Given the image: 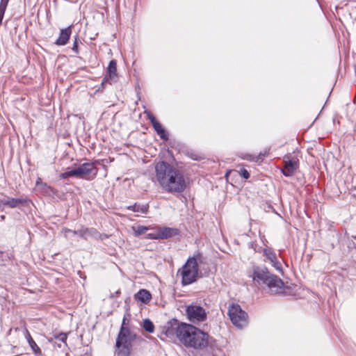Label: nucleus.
<instances>
[{
    "mask_svg": "<svg viewBox=\"0 0 356 356\" xmlns=\"http://www.w3.org/2000/svg\"><path fill=\"white\" fill-rule=\"evenodd\" d=\"M228 315L232 323L238 327L242 328L248 323V314L238 304H232L229 307Z\"/></svg>",
    "mask_w": 356,
    "mask_h": 356,
    "instance_id": "7",
    "label": "nucleus"
},
{
    "mask_svg": "<svg viewBox=\"0 0 356 356\" xmlns=\"http://www.w3.org/2000/svg\"><path fill=\"white\" fill-rule=\"evenodd\" d=\"M78 38L79 36L76 35L74 38V43H73V46H72V51L75 53V54H79V49H78Z\"/></svg>",
    "mask_w": 356,
    "mask_h": 356,
    "instance_id": "28",
    "label": "nucleus"
},
{
    "mask_svg": "<svg viewBox=\"0 0 356 356\" xmlns=\"http://www.w3.org/2000/svg\"><path fill=\"white\" fill-rule=\"evenodd\" d=\"M143 327L149 333H153L154 331V325L153 323L148 318L143 321Z\"/></svg>",
    "mask_w": 356,
    "mask_h": 356,
    "instance_id": "22",
    "label": "nucleus"
},
{
    "mask_svg": "<svg viewBox=\"0 0 356 356\" xmlns=\"http://www.w3.org/2000/svg\"><path fill=\"white\" fill-rule=\"evenodd\" d=\"M128 209L131 210L134 212H138L141 213L146 214L148 211V204H139L137 203H135L133 205L129 206L127 207Z\"/></svg>",
    "mask_w": 356,
    "mask_h": 356,
    "instance_id": "20",
    "label": "nucleus"
},
{
    "mask_svg": "<svg viewBox=\"0 0 356 356\" xmlns=\"http://www.w3.org/2000/svg\"><path fill=\"white\" fill-rule=\"evenodd\" d=\"M272 266L277 270H282V265L277 260V258L275 259V261L271 262Z\"/></svg>",
    "mask_w": 356,
    "mask_h": 356,
    "instance_id": "31",
    "label": "nucleus"
},
{
    "mask_svg": "<svg viewBox=\"0 0 356 356\" xmlns=\"http://www.w3.org/2000/svg\"><path fill=\"white\" fill-rule=\"evenodd\" d=\"M159 239H168L179 234V229L176 228L163 227H159Z\"/></svg>",
    "mask_w": 356,
    "mask_h": 356,
    "instance_id": "16",
    "label": "nucleus"
},
{
    "mask_svg": "<svg viewBox=\"0 0 356 356\" xmlns=\"http://www.w3.org/2000/svg\"><path fill=\"white\" fill-rule=\"evenodd\" d=\"M9 1L10 0H1V2H0V10H1L6 12V10L8 6Z\"/></svg>",
    "mask_w": 356,
    "mask_h": 356,
    "instance_id": "30",
    "label": "nucleus"
},
{
    "mask_svg": "<svg viewBox=\"0 0 356 356\" xmlns=\"http://www.w3.org/2000/svg\"><path fill=\"white\" fill-rule=\"evenodd\" d=\"M135 298L142 303L147 304L152 299V294L146 289H140L135 294Z\"/></svg>",
    "mask_w": 356,
    "mask_h": 356,
    "instance_id": "18",
    "label": "nucleus"
},
{
    "mask_svg": "<svg viewBox=\"0 0 356 356\" xmlns=\"http://www.w3.org/2000/svg\"><path fill=\"white\" fill-rule=\"evenodd\" d=\"M25 337L27 339V341L31 347L32 351L33 352L35 356H42V350L35 342V341L31 337L29 332L26 330L25 331Z\"/></svg>",
    "mask_w": 356,
    "mask_h": 356,
    "instance_id": "17",
    "label": "nucleus"
},
{
    "mask_svg": "<svg viewBox=\"0 0 356 356\" xmlns=\"http://www.w3.org/2000/svg\"><path fill=\"white\" fill-rule=\"evenodd\" d=\"M70 177H74L78 178V175L76 172V168L69 170L65 172L60 173L59 175V177L62 179H67Z\"/></svg>",
    "mask_w": 356,
    "mask_h": 356,
    "instance_id": "21",
    "label": "nucleus"
},
{
    "mask_svg": "<svg viewBox=\"0 0 356 356\" xmlns=\"http://www.w3.org/2000/svg\"><path fill=\"white\" fill-rule=\"evenodd\" d=\"M147 118L149 119V120L150 121L151 124H153L154 123H155L156 122H157V120L156 119V118L154 117V115L151 113H149L147 114Z\"/></svg>",
    "mask_w": 356,
    "mask_h": 356,
    "instance_id": "32",
    "label": "nucleus"
},
{
    "mask_svg": "<svg viewBox=\"0 0 356 356\" xmlns=\"http://www.w3.org/2000/svg\"><path fill=\"white\" fill-rule=\"evenodd\" d=\"M5 216H1V219H4Z\"/></svg>",
    "mask_w": 356,
    "mask_h": 356,
    "instance_id": "34",
    "label": "nucleus"
},
{
    "mask_svg": "<svg viewBox=\"0 0 356 356\" xmlns=\"http://www.w3.org/2000/svg\"><path fill=\"white\" fill-rule=\"evenodd\" d=\"M125 318L116 339L115 346L118 349V356H129L131 353L132 343L136 339V334L124 326Z\"/></svg>",
    "mask_w": 356,
    "mask_h": 356,
    "instance_id": "4",
    "label": "nucleus"
},
{
    "mask_svg": "<svg viewBox=\"0 0 356 356\" xmlns=\"http://www.w3.org/2000/svg\"><path fill=\"white\" fill-rule=\"evenodd\" d=\"M27 202V199L25 197L19 198H9L0 200V206L1 204L6 206L9 208H16L20 206H24Z\"/></svg>",
    "mask_w": 356,
    "mask_h": 356,
    "instance_id": "14",
    "label": "nucleus"
},
{
    "mask_svg": "<svg viewBox=\"0 0 356 356\" xmlns=\"http://www.w3.org/2000/svg\"><path fill=\"white\" fill-rule=\"evenodd\" d=\"M268 152L267 151H265L264 153L260 152L259 154L254 157L251 155H248L245 159L249 161H258L259 160H262L264 156H266Z\"/></svg>",
    "mask_w": 356,
    "mask_h": 356,
    "instance_id": "25",
    "label": "nucleus"
},
{
    "mask_svg": "<svg viewBox=\"0 0 356 356\" xmlns=\"http://www.w3.org/2000/svg\"><path fill=\"white\" fill-rule=\"evenodd\" d=\"M152 126L156 134L160 136L161 139H163V140H168V135L166 133L165 130L162 127V125L160 124L159 122H156L152 124Z\"/></svg>",
    "mask_w": 356,
    "mask_h": 356,
    "instance_id": "19",
    "label": "nucleus"
},
{
    "mask_svg": "<svg viewBox=\"0 0 356 356\" xmlns=\"http://www.w3.org/2000/svg\"><path fill=\"white\" fill-rule=\"evenodd\" d=\"M264 254L270 262L275 261V259L277 258L276 254L270 250L265 249L264 250Z\"/></svg>",
    "mask_w": 356,
    "mask_h": 356,
    "instance_id": "24",
    "label": "nucleus"
},
{
    "mask_svg": "<svg viewBox=\"0 0 356 356\" xmlns=\"http://www.w3.org/2000/svg\"><path fill=\"white\" fill-rule=\"evenodd\" d=\"M175 168L165 161H159L155 165L156 178L162 187L170 176Z\"/></svg>",
    "mask_w": 356,
    "mask_h": 356,
    "instance_id": "8",
    "label": "nucleus"
},
{
    "mask_svg": "<svg viewBox=\"0 0 356 356\" xmlns=\"http://www.w3.org/2000/svg\"><path fill=\"white\" fill-rule=\"evenodd\" d=\"M186 312L188 320L192 323H197L207 320L205 309L200 305H189L186 307Z\"/></svg>",
    "mask_w": 356,
    "mask_h": 356,
    "instance_id": "9",
    "label": "nucleus"
},
{
    "mask_svg": "<svg viewBox=\"0 0 356 356\" xmlns=\"http://www.w3.org/2000/svg\"><path fill=\"white\" fill-rule=\"evenodd\" d=\"M67 334L64 333V332H60L58 334H56L54 336V339L59 341H61L63 343H64L65 345L67 344L66 343V341H67Z\"/></svg>",
    "mask_w": 356,
    "mask_h": 356,
    "instance_id": "26",
    "label": "nucleus"
},
{
    "mask_svg": "<svg viewBox=\"0 0 356 356\" xmlns=\"http://www.w3.org/2000/svg\"><path fill=\"white\" fill-rule=\"evenodd\" d=\"M203 257L202 253L197 252L192 257H189L182 269L179 270L181 276V284L183 286L191 284L196 282L199 277V264L202 263Z\"/></svg>",
    "mask_w": 356,
    "mask_h": 356,
    "instance_id": "3",
    "label": "nucleus"
},
{
    "mask_svg": "<svg viewBox=\"0 0 356 356\" xmlns=\"http://www.w3.org/2000/svg\"><path fill=\"white\" fill-rule=\"evenodd\" d=\"M186 334L181 339V342L186 347L195 349H204L207 346H213L215 340L208 333L199 328L188 324L186 328Z\"/></svg>",
    "mask_w": 356,
    "mask_h": 356,
    "instance_id": "2",
    "label": "nucleus"
},
{
    "mask_svg": "<svg viewBox=\"0 0 356 356\" xmlns=\"http://www.w3.org/2000/svg\"><path fill=\"white\" fill-rule=\"evenodd\" d=\"M284 166L282 172L285 177H291L299 167L298 159L286 154L283 159Z\"/></svg>",
    "mask_w": 356,
    "mask_h": 356,
    "instance_id": "11",
    "label": "nucleus"
},
{
    "mask_svg": "<svg viewBox=\"0 0 356 356\" xmlns=\"http://www.w3.org/2000/svg\"><path fill=\"white\" fill-rule=\"evenodd\" d=\"M355 73H356V67L355 68Z\"/></svg>",
    "mask_w": 356,
    "mask_h": 356,
    "instance_id": "35",
    "label": "nucleus"
},
{
    "mask_svg": "<svg viewBox=\"0 0 356 356\" xmlns=\"http://www.w3.org/2000/svg\"><path fill=\"white\" fill-rule=\"evenodd\" d=\"M133 229L134 231L135 236H138L146 233V232L149 229V227L139 225L136 227H133Z\"/></svg>",
    "mask_w": 356,
    "mask_h": 356,
    "instance_id": "23",
    "label": "nucleus"
},
{
    "mask_svg": "<svg viewBox=\"0 0 356 356\" xmlns=\"http://www.w3.org/2000/svg\"><path fill=\"white\" fill-rule=\"evenodd\" d=\"M159 227L157 228L156 230H155L154 232H152V233H148L147 235H146V238L147 239H159Z\"/></svg>",
    "mask_w": 356,
    "mask_h": 356,
    "instance_id": "27",
    "label": "nucleus"
},
{
    "mask_svg": "<svg viewBox=\"0 0 356 356\" xmlns=\"http://www.w3.org/2000/svg\"><path fill=\"white\" fill-rule=\"evenodd\" d=\"M188 323H181L178 320L173 318L169 321L163 327V333L167 337L172 338L176 337L180 341L183 339L184 334H186V328Z\"/></svg>",
    "mask_w": 356,
    "mask_h": 356,
    "instance_id": "6",
    "label": "nucleus"
},
{
    "mask_svg": "<svg viewBox=\"0 0 356 356\" xmlns=\"http://www.w3.org/2000/svg\"><path fill=\"white\" fill-rule=\"evenodd\" d=\"M64 232L70 233L72 232L74 235H79L81 238L87 240L89 237L95 236L97 234V231L95 228H82L79 230L72 231L70 229L65 228L64 229Z\"/></svg>",
    "mask_w": 356,
    "mask_h": 356,
    "instance_id": "13",
    "label": "nucleus"
},
{
    "mask_svg": "<svg viewBox=\"0 0 356 356\" xmlns=\"http://www.w3.org/2000/svg\"><path fill=\"white\" fill-rule=\"evenodd\" d=\"M41 182H42L41 179L38 178V180L36 181V185H38Z\"/></svg>",
    "mask_w": 356,
    "mask_h": 356,
    "instance_id": "33",
    "label": "nucleus"
},
{
    "mask_svg": "<svg viewBox=\"0 0 356 356\" xmlns=\"http://www.w3.org/2000/svg\"><path fill=\"white\" fill-rule=\"evenodd\" d=\"M78 175V178L91 180L94 179L97 174V168L93 162H86L75 167Z\"/></svg>",
    "mask_w": 356,
    "mask_h": 356,
    "instance_id": "10",
    "label": "nucleus"
},
{
    "mask_svg": "<svg viewBox=\"0 0 356 356\" xmlns=\"http://www.w3.org/2000/svg\"><path fill=\"white\" fill-rule=\"evenodd\" d=\"M239 173L241 176L245 179H248L250 176L249 172L245 168H241Z\"/></svg>",
    "mask_w": 356,
    "mask_h": 356,
    "instance_id": "29",
    "label": "nucleus"
},
{
    "mask_svg": "<svg viewBox=\"0 0 356 356\" xmlns=\"http://www.w3.org/2000/svg\"><path fill=\"white\" fill-rule=\"evenodd\" d=\"M186 186L183 174L179 170L174 168L162 188L169 193H181L185 190Z\"/></svg>",
    "mask_w": 356,
    "mask_h": 356,
    "instance_id": "5",
    "label": "nucleus"
},
{
    "mask_svg": "<svg viewBox=\"0 0 356 356\" xmlns=\"http://www.w3.org/2000/svg\"><path fill=\"white\" fill-rule=\"evenodd\" d=\"M118 79L117 63L115 60H111L107 67V74L102 81V84L105 82H115Z\"/></svg>",
    "mask_w": 356,
    "mask_h": 356,
    "instance_id": "12",
    "label": "nucleus"
},
{
    "mask_svg": "<svg viewBox=\"0 0 356 356\" xmlns=\"http://www.w3.org/2000/svg\"><path fill=\"white\" fill-rule=\"evenodd\" d=\"M253 280L259 285H264L271 294L284 293V282L265 266L254 267Z\"/></svg>",
    "mask_w": 356,
    "mask_h": 356,
    "instance_id": "1",
    "label": "nucleus"
},
{
    "mask_svg": "<svg viewBox=\"0 0 356 356\" xmlns=\"http://www.w3.org/2000/svg\"><path fill=\"white\" fill-rule=\"evenodd\" d=\"M72 33V26H69L67 28L60 30L58 38L56 40L55 44L58 46L65 45L70 38Z\"/></svg>",
    "mask_w": 356,
    "mask_h": 356,
    "instance_id": "15",
    "label": "nucleus"
}]
</instances>
